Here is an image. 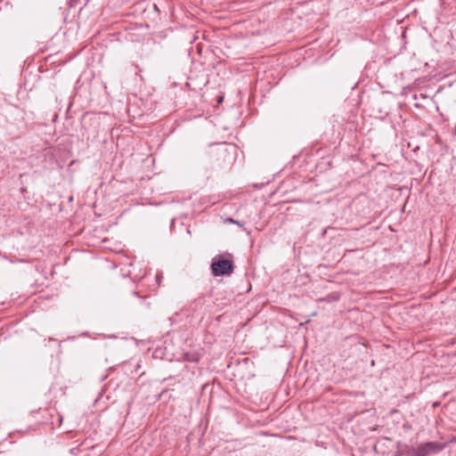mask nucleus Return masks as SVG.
<instances>
[{"instance_id": "obj_1", "label": "nucleus", "mask_w": 456, "mask_h": 456, "mask_svg": "<svg viewBox=\"0 0 456 456\" xmlns=\"http://www.w3.org/2000/svg\"><path fill=\"white\" fill-rule=\"evenodd\" d=\"M233 268L232 261L224 259L221 255L212 259L211 272L214 276L230 275L233 272Z\"/></svg>"}, {"instance_id": "obj_2", "label": "nucleus", "mask_w": 456, "mask_h": 456, "mask_svg": "<svg viewBox=\"0 0 456 456\" xmlns=\"http://www.w3.org/2000/svg\"><path fill=\"white\" fill-rule=\"evenodd\" d=\"M442 446L436 442H428L419 444L412 452L413 456H428L441 451Z\"/></svg>"}, {"instance_id": "obj_3", "label": "nucleus", "mask_w": 456, "mask_h": 456, "mask_svg": "<svg viewBox=\"0 0 456 456\" xmlns=\"http://www.w3.org/2000/svg\"><path fill=\"white\" fill-rule=\"evenodd\" d=\"M229 221H230L231 223L236 224H237V225H239V226H241V227L243 226V224H241L240 221H235V220H233L232 218H229Z\"/></svg>"}, {"instance_id": "obj_4", "label": "nucleus", "mask_w": 456, "mask_h": 456, "mask_svg": "<svg viewBox=\"0 0 456 456\" xmlns=\"http://www.w3.org/2000/svg\"><path fill=\"white\" fill-rule=\"evenodd\" d=\"M159 280H161V276H160V275H157V281H158V282L159 281Z\"/></svg>"}, {"instance_id": "obj_5", "label": "nucleus", "mask_w": 456, "mask_h": 456, "mask_svg": "<svg viewBox=\"0 0 456 456\" xmlns=\"http://www.w3.org/2000/svg\"><path fill=\"white\" fill-rule=\"evenodd\" d=\"M188 360H189V361H192V362H195V361H196V359H194V358H192V359L188 358Z\"/></svg>"}]
</instances>
